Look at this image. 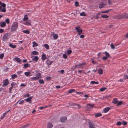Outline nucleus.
Masks as SVG:
<instances>
[{
  "instance_id": "603ef678",
  "label": "nucleus",
  "mask_w": 128,
  "mask_h": 128,
  "mask_svg": "<svg viewBox=\"0 0 128 128\" xmlns=\"http://www.w3.org/2000/svg\"><path fill=\"white\" fill-rule=\"evenodd\" d=\"M24 68H27L28 66V63L25 64L24 66Z\"/></svg>"
},
{
  "instance_id": "a18cd8bd",
  "label": "nucleus",
  "mask_w": 128,
  "mask_h": 128,
  "mask_svg": "<svg viewBox=\"0 0 128 128\" xmlns=\"http://www.w3.org/2000/svg\"><path fill=\"white\" fill-rule=\"evenodd\" d=\"M116 124L118 126H120L122 124V122L120 121H118L116 123Z\"/></svg>"
},
{
  "instance_id": "f8f14e48",
  "label": "nucleus",
  "mask_w": 128,
  "mask_h": 128,
  "mask_svg": "<svg viewBox=\"0 0 128 128\" xmlns=\"http://www.w3.org/2000/svg\"><path fill=\"white\" fill-rule=\"evenodd\" d=\"M6 22L7 24H9L10 23L9 20V19L8 18L6 20H5V22H0V24H6Z\"/></svg>"
},
{
  "instance_id": "ddd939ff",
  "label": "nucleus",
  "mask_w": 128,
  "mask_h": 128,
  "mask_svg": "<svg viewBox=\"0 0 128 128\" xmlns=\"http://www.w3.org/2000/svg\"><path fill=\"white\" fill-rule=\"evenodd\" d=\"M110 109L109 107H107L104 108L103 110V111L104 112L106 113L110 110Z\"/></svg>"
},
{
  "instance_id": "c03bdc74",
  "label": "nucleus",
  "mask_w": 128,
  "mask_h": 128,
  "mask_svg": "<svg viewBox=\"0 0 128 128\" xmlns=\"http://www.w3.org/2000/svg\"><path fill=\"white\" fill-rule=\"evenodd\" d=\"M75 106L76 108H80L81 107L80 105L78 104H75Z\"/></svg>"
},
{
  "instance_id": "9b49d317",
  "label": "nucleus",
  "mask_w": 128,
  "mask_h": 128,
  "mask_svg": "<svg viewBox=\"0 0 128 128\" xmlns=\"http://www.w3.org/2000/svg\"><path fill=\"white\" fill-rule=\"evenodd\" d=\"M46 54H45L43 53L42 54L41 58L42 60H44L46 59Z\"/></svg>"
},
{
  "instance_id": "9d476101",
  "label": "nucleus",
  "mask_w": 128,
  "mask_h": 128,
  "mask_svg": "<svg viewBox=\"0 0 128 128\" xmlns=\"http://www.w3.org/2000/svg\"><path fill=\"white\" fill-rule=\"evenodd\" d=\"M32 96H30L28 98L25 99L24 100L26 101V102H29V103H30V102L31 100L32 99Z\"/></svg>"
},
{
  "instance_id": "052dcab7",
  "label": "nucleus",
  "mask_w": 128,
  "mask_h": 128,
  "mask_svg": "<svg viewBox=\"0 0 128 128\" xmlns=\"http://www.w3.org/2000/svg\"><path fill=\"white\" fill-rule=\"evenodd\" d=\"M11 87H13L15 84H16L14 82H12L11 84Z\"/></svg>"
},
{
  "instance_id": "1a4fd4ad",
  "label": "nucleus",
  "mask_w": 128,
  "mask_h": 128,
  "mask_svg": "<svg viewBox=\"0 0 128 128\" xmlns=\"http://www.w3.org/2000/svg\"><path fill=\"white\" fill-rule=\"evenodd\" d=\"M66 120L67 118L66 117H63L60 118V121L62 123H63Z\"/></svg>"
},
{
  "instance_id": "37998d69",
  "label": "nucleus",
  "mask_w": 128,
  "mask_h": 128,
  "mask_svg": "<svg viewBox=\"0 0 128 128\" xmlns=\"http://www.w3.org/2000/svg\"><path fill=\"white\" fill-rule=\"evenodd\" d=\"M6 115V113H3V115L1 117H0V119L2 120L4 118L5 116Z\"/></svg>"
},
{
  "instance_id": "13d9d810",
  "label": "nucleus",
  "mask_w": 128,
  "mask_h": 128,
  "mask_svg": "<svg viewBox=\"0 0 128 128\" xmlns=\"http://www.w3.org/2000/svg\"><path fill=\"white\" fill-rule=\"evenodd\" d=\"M1 11L2 12H6V9L5 8H4L1 10Z\"/></svg>"
},
{
  "instance_id": "09e8293b",
  "label": "nucleus",
  "mask_w": 128,
  "mask_h": 128,
  "mask_svg": "<svg viewBox=\"0 0 128 128\" xmlns=\"http://www.w3.org/2000/svg\"><path fill=\"white\" fill-rule=\"evenodd\" d=\"M24 100H22L19 103L20 104H24Z\"/></svg>"
},
{
  "instance_id": "aec40b11",
  "label": "nucleus",
  "mask_w": 128,
  "mask_h": 128,
  "mask_svg": "<svg viewBox=\"0 0 128 128\" xmlns=\"http://www.w3.org/2000/svg\"><path fill=\"white\" fill-rule=\"evenodd\" d=\"M9 46L11 48H14L16 47V46L15 45H13L12 44H9Z\"/></svg>"
},
{
  "instance_id": "69168bd1",
  "label": "nucleus",
  "mask_w": 128,
  "mask_h": 128,
  "mask_svg": "<svg viewBox=\"0 0 128 128\" xmlns=\"http://www.w3.org/2000/svg\"><path fill=\"white\" fill-rule=\"evenodd\" d=\"M22 72V71H20L18 72H17V74H18L20 75L21 74Z\"/></svg>"
},
{
  "instance_id": "473e14b6",
  "label": "nucleus",
  "mask_w": 128,
  "mask_h": 128,
  "mask_svg": "<svg viewBox=\"0 0 128 128\" xmlns=\"http://www.w3.org/2000/svg\"><path fill=\"white\" fill-rule=\"evenodd\" d=\"M32 54L34 55H38V52L36 51H33L32 52Z\"/></svg>"
},
{
  "instance_id": "20e7f679",
  "label": "nucleus",
  "mask_w": 128,
  "mask_h": 128,
  "mask_svg": "<svg viewBox=\"0 0 128 128\" xmlns=\"http://www.w3.org/2000/svg\"><path fill=\"white\" fill-rule=\"evenodd\" d=\"M76 31L78 32L79 34H80L82 32V30L79 26H77L76 28Z\"/></svg>"
},
{
  "instance_id": "7ed1b4c3",
  "label": "nucleus",
  "mask_w": 128,
  "mask_h": 128,
  "mask_svg": "<svg viewBox=\"0 0 128 128\" xmlns=\"http://www.w3.org/2000/svg\"><path fill=\"white\" fill-rule=\"evenodd\" d=\"M86 64L85 63H83L82 64H77L75 65V66H74L73 68L76 69V68H82L83 66V65H85Z\"/></svg>"
},
{
  "instance_id": "2f4dec72",
  "label": "nucleus",
  "mask_w": 128,
  "mask_h": 128,
  "mask_svg": "<svg viewBox=\"0 0 128 128\" xmlns=\"http://www.w3.org/2000/svg\"><path fill=\"white\" fill-rule=\"evenodd\" d=\"M47 107V106H42V107H39L38 108V109H40V110H42L44 109V108H46Z\"/></svg>"
},
{
  "instance_id": "72a5a7b5",
  "label": "nucleus",
  "mask_w": 128,
  "mask_h": 128,
  "mask_svg": "<svg viewBox=\"0 0 128 128\" xmlns=\"http://www.w3.org/2000/svg\"><path fill=\"white\" fill-rule=\"evenodd\" d=\"M122 103V101H120L119 102H118L117 103V106H119L121 105Z\"/></svg>"
},
{
  "instance_id": "bf43d9fd",
  "label": "nucleus",
  "mask_w": 128,
  "mask_h": 128,
  "mask_svg": "<svg viewBox=\"0 0 128 128\" xmlns=\"http://www.w3.org/2000/svg\"><path fill=\"white\" fill-rule=\"evenodd\" d=\"M1 6L4 8H5L6 6V4L4 3L1 4Z\"/></svg>"
},
{
  "instance_id": "a211bd4d",
  "label": "nucleus",
  "mask_w": 128,
  "mask_h": 128,
  "mask_svg": "<svg viewBox=\"0 0 128 128\" xmlns=\"http://www.w3.org/2000/svg\"><path fill=\"white\" fill-rule=\"evenodd\" d=\"M38 59V56H36L32 59V60L37 62Z\"/></svg>"
},
{
  "instance_id": "7c9ffc66",
  "label": "nucleus",
  "mask_w": 128,
  "mask_h": 128,
  "mask_svg": "<svg viewBox=\"0 0 128 128\" xmlns=\"http://www.w3.org/2000/svg\"><path fill=\"white\" fill-rule=\"evenodd\" d=\"M44 47L47 50L49 49V46L47 44H44Z\"/></svg>"
},
{
  "instance_id": "49530a36",
  "label": "nucleus",
  "mask_w": 128,
  "mask_h": 128,
  "mask_svg": "<svg viewBox=\"0 0 128 128\" xmlns=\"http://www.w3.org/2000/svg\"><path fill=\"white\" fill-rule=\"evenodd\" d=\"M63 58H67V56L66 54H63Z\"/></svg>"
},
{
  "instance_id": "f257e3e1",
  "label": "nucleus",
  "mask_w": 128,
  "mask_h": 128,
  "mask_svg": "<svg viewBox=\"0 0 128 128\" xmlns=\"http://www.w3.org/2000/svg\"><path fill=\"white\" fill-rule=\"evenodd\" d=\"M114 18L116 19H119L121 18H123L125 19V18H128V14H124L122 15H118L115 16L114 17Z\"/></svg>"
},
{
  "instance_id": "338daca9",
  "label": "nucleus",
  "mask_w": 128,
  "mask_h": 128,
  "mask_svg": "<svg viewBox=\"0 0 128 128\" xmlns=\"http://www.w3.org/2000/svg\"><path fill=\"white\" fill-rule=\"evenodd\" d=\"M31 23V21L30 20H28L26 22V24H30Z\"/></svg>"
},
{
  "instance_id": "680f3d73",
  "label": "nucleus",
  "mask_w": 128,
  "mask_h": 128,
  "mask_svg": "<svg viewBox=\"0 0 128 128\" xmlns=\"http://www.w3.org/2000/svg\"><path fill=\"white\" fill-rule=\"evenodd\" d=\"M26 86V85L24 84H21L20 85L21 86Z\"/></svg>"
},
{
  "instance_id": "6e6552de",
  "label": "nucleus",
  "mask_w": 128,
  "mask_h": 128,
  "mask_svg": "<svg viewBox=\"0 0 128 128\" xmlns=\"http://www.w3.org/2000/svg\"><path fill=\"white\" fill-rule=\"evenodd\" d=\"M4 84L3 85L6 86L7 85L9 84V82L8 80L7 79H6L3 81Z\"/></svg>"
},
{
  "instance_id": "b1692460",
  "label": "nucleus",
  "mask_w": 128,
  "mask_h": 128,
  "mask_svg": "<svg viewBox=\"0 0 128 128\" xmlns=\"http://www.w3.org/2000/svg\"><path fill=\"white\" fill-rule=\"evenodd\" d=\"M23 32L26 34H29L30 33V31L28 30H26L22 31Z\"/></svg>"
},
{
  "instance_id": "e2e57ef3",
  "label": "nucleus",
  "mask_w": 128,
  "mask_h": 128,
  "mask_svg": "<svg viewBox=\"0 0 128 128\" xmlns=\"http://www.w3.org/2000/svg\"><path fill=\"white\" fill-rule=\"evenodd\" d=\"M4 29H0V33H2L4 32Z\"/></svg>"
},
{
  "instance_id": "c85d7f7f",
  "label": "nucleus",
  "mask_w": 128,
  "mask_h": 128,
  "mask_svg": "<svg viewBox=\"0 0 128 128\" xmlns=\"http://www.w3.org/2000/svg\"><path fill=\"white\" fill-rule=\"evenodd\" d=\"M27 15L26 14L24 15V17L23 18V20L24 21H26L28 20V18L27 17Z\"/></svg>"
},
{
  "instance_id": "cd10ccee",
  "label": "nucleus",
  "mask_w": 128,
  "mask_h": 128,
  "mask_svg": "<svg viewBox=\"0 0 128 128\" xmlns=\"http://www.w3.org/2000/svg\"><path fill=\"white\" fill-rule=\"evenodd\" d=\"M17 75L15 74H12V79H14L17 77Z\"/></svg>"
},
{
  "instance_id": "774afa93",
  "label": "nucleus",
  "mask_w": 128,
  "mask_h": 128,
  "mask_svg": "<svg viewBox=\"0 0 128 128\" xmlns=\"http://www.w3.org/2000/svg\"><path fill=\"white\" fill-rule=\"evenodd\" d=\"M56 88H61L60 86H56Z\"/></svg>"
},
{
  "instance_id": "4be33fe9",
  "label": "nucleus",
  "mask_w": 128,
  "mask_h": 128,
  "mask_svg": "<svg viewBox=\"0 0 128 128\" xmlns=\"http://www.w3.org/2000/svg\"><path fill=\"white\" fill-rule=\"evenodd\" d=\"M33 44L32 45V46L33 47H34L35 46H38V44L36 42H35L34 41L32 42Z\"/></svg>"
},
{
  "instance_id": "f704fd0d",
  "label": "nucleus",
  "mask_w": 128,
  "mask_h": 128,
  "mask_svg": "<svg viewBox=\"0 0 128 128\" xmlns=\"http://www.w3.org/2000/svg\"><path fill=\"white\" fill-rule=\"evenodd\" d=\"M80 16H86V14L84 12H82L80 13Z\"/></svg>"
},
{
  "instance_id": "f3484780",
  "label": "nucleus",
  "mask_w": 128,
  "mask_h": 128,
  "mask_svg": "<svg viewBox=\"0 0 128 128\" xmlns=\"http://www.w3.org/2000/svg\"><path fill=\"white\" fill-rule=\"evenodd\" d=\"M118 101L117 100V98H114L112 101V103L115 104L117 103Z\"/></svg>"
},
{
  "instance_id": "bb28decb",
  "label": "nucleus",
  "mask_w": 128,
  "mask_h": 128,
  "mask_svg": "<svg viewBox=\"0 0 128 128\" xmlns=\"http://www.w3.org/2000/svg\"><path fill=\"white\" fill-rule=\"evenodd\" d=\"M14 59L16 61L19 62H20L21 61L20 58H15Z\"/></svg>"
},
{
  "instance_id": "4d7b16f0",
  "label": "nucleus",
  "mask_w": 128,
  "mask_h": 128,
  "mask_svg": "<svg viewBox=\"0 0 128 128\" xmlns=\"http://www.w3.org/2000/svg\"><path fill=\"white\" fill-rule=\"evenodd\" d=\"M109 12V10H106L104 11H102L101 12V13H108Z\"/></svg>"
},
{
  "instance_id": "2eb2a0df",
  "label": "nucleus",
  "mask_w": 128,
  "mask_h": 128,
  "mask_svg": "<svg viewBox=\"0 0 128 128\" xmlns=\"http://www.w3.org/2000/svg\"><path fill=\"white\" fill-rule=\"evenodd\" d=\"M106 5V4H104L102 2L100 4L99 7L100 8H104V6Z\"/></svg>"
},
{
  "instance_id": "393cba45",
  "label": "nucleus",
  "mask_w": 128,
  "mask_h": 128,
  "mask_svg": "<svg viewBox=\"0 0 128 128\" xmlns=\"http://www.w3.org/2000/svg\"><path fill=\"white\" fill-rule=\"evenodd\" d=\"M104 53L106 56H106L108 58L110 57V55L108 52H104Z\"/></svg>"
},
{
  "instance_id": "4c0bfd02",
  "label": "nucleus",
  "mask_w": 128,
  "mask_h": 128,
  "mask_svg": "<svg viewBox=\"0 0 128 128\" xmlns=\"http://www.w3.org/2000/svg\"><path fill=\"white\" fill-rule=\"evenodd\" d=\"M39 82L40 84H44V82L42 80H40Z\"/></svg>"
},
{
  "instance_id": "ea45409f",
  "label": "nucleus",
  "mask_w": 128,
  "mask_h": 128,
  "mask_svg": "<svg viewBox=\"0 0 128 128\" xmlns=\"http://www.w3.org/2000/svg\"><path fill=\"white\" fill-rule=\"evenodd\" d=\"M106 88H102L100 89V90L101 92L104 91L106 89Z\"/></svg>"
},
{
  "instance_id": "5fc2aeb1",
  "label": "nucleus",
  "mask_w": 128,
  "mask_h": 128,
  "mask_svg": "<svg viewBox=\"0 0 128 128\" xmlns=\"http://www.w3.org/2000/svg\"><path fill=\"white\" fill-rule=\"evenodd\" d=\"M4 54H2L0 55V59L2 58L4 56Z\"/></svg>"
},
{
  "instance_id": "6e6d98bb",
  "label": "nucleus",
  "mask_w": 128,
  "mask_h": 128,
  "mask_svg": "<svg viewBox=\"0 0 128 128\" xmlns=\"http://www.w3.org/2000/svg\"><path fill=\"white\" fill-rule=\"evenodd\" d=\"M75 5L76 6H79V4H78V2H75Z\"/></svg>"
},
{
  "instance_id": "58836bf2",
  "label": "nucleus",
  "mask_w": 128,
  "mask_h": 128,
  "mask_svg": "<svg viewBox=\"0 0 128 128\" xmlns=\"http://www.w3.org/2000/svg\"><path fill=\"white\" fill-rule=\"evenodd\" d=\"M74 91L75 90L74 89H71L68 90V92L69 93H71L74 92Z\"/></svg>"
},
{
  "instance_id": "5701e85b",
  "label": "nucleus",
  "mask_w": 128,
  "mask_h": 128,
  "mask_svg": "<svg viewBox=\"0 0 128 128\" xmlns=\"http://www.w3.org/2000/svg\"><path fill=\"white\" fill-rule=\"evenodd\" d=\"M99 82H95L94 81H91L90 82V84H98Z\"/></svg>"
},
{
  "instance_id": "3c124183",
  "label": "nucleus",
  "mask_w": 128,
  "mask_h": 128,
  "mask_svg": "<svg viewBox=\"0 0 128 128\" xmlns=\"http://www.w3.org/2000/svg\"><path fill=\"white\" fill-rule=\"evenodd\" d=\"M110 46L112 49H114V46L112 44H110Z\"/></svg>"
},
{
  "instance_id": "c9c22d12",
  "label": "nucleus",
  "mask_w": 128,
  "mask_h": 128,
  "mask_svg": "<svg viewBox=\"0 0 128 128\" xmlns=\"http://www.w3.org/2000/svg\"><path fill=\"white\" fill-rule=\"evenodd\" d=\"M101 16L103 18H107L109 16L106 15H102Z\"/></svg>"
},
{
  "instance_id": "f03ea898",
  "label": "nucleus",
  "mask_w": 128,
  "mask_h": 128,
  "mask_svg": "<svg viewBox=\"0 0 128 128\" xmlns=\"http://www.w3.org/2000/svg\"><path fill=\"white\" fill-rule=\"evenodd\" d=\"M41 77V74L40 73H38L36 75V76L34 77H32L30 78L31 81L36 80Z\"/></svg>"
},
{
  "instance_id": "8fccbe9b",
  "label": "nucleus",
  "mask_w": 128,
  "mask_h": 128,
  "mask_svg": "<svg viewBox=\"0 0 128 128\" xmlns=\"http://www.w3.org/2000/svg\"><path fill=\"white\" fill-rule=\"evenodd\" d=\"M124 79L128 78V76L127 75H124Z\"/></svg>"
},
{
  "instance_id": "4468645a",
  "label": "nucleus",
  "mask_w": 128,
  "mask_h": 128,
  "mask_svg": "<svg viewBox=\"0 0 128 128\" xmlns=\"http://www.w3.org/2000/svg\"><path fill=\"white\" fill-rule=\"evenodd\" d=\"M53 125L51 122H48V124L47 128H52Z\"/></svg>"
},
{
  "instance_id": "0eeeda50",
  "label": "nucleus",
  "mask_w": 128,
  "mask_h": 128,
  "mask_svg": "<svg viewBox=\"0 0 128 128\" xmlns=\"http://www.w3.org/2000/svg\"><path fill=\"white\" fill-rule=\"evenodd\" d=\"M94 107V104H88L87 105V108L88 110L92 109Z\"/></svg>"
},
{
  "instance_id": "423d86ee",
  "label": "nucleus",
  "mask_w": 128,
  "mask_h": 128,
  "mask_svg": "<svg viewBox=\"0 0 128 128\" xmlns=\"http://www.w3.org/2000/svg\"><path fill=\"white\" fill-rule=\"evenodd\" d=\"M8 33L5 34L3 36V40L4 41H7L8 39Z\"/></svg>"
},
{
  "instance_id": "39448f33",
  "label": "nucleus",
  "mask_w": 128,
  "mask_h": 128,
  "mask_svg": "<svg viewBox=\"0 0 128 128\" xmlns=\"http://www.w3.org/2000/svg\"><path fill=\"white\" fill-rule=\"evenodd\" d=\"M18 27L17 24H12L11 28V31H15L17 28Z\"/></svg>"
},
{
  "instance_id": "e433bc0d",
  "label": "nucleus",
  "mask_w": 128,
  "mask_h": 128,
  "mask_svg": "<svg viewBox=\"0 0 128 128\" xmlns=\"http://www.w3.org/2000/svg\"><path fill=\"white\" fill-rule=\"evenodd\" d=\"M102 115L100 113H98L95 114V116L96 117H98Z\"/></svg>"
},
{
  "instance_id": "a878e982",
  "label": "nucleus",
  "mask_w": 128,
  "mask_h": 128,
  "mask_svg": "<svg viewBox=\"0 0 128 128\" xmlns=\"http://www.w3.org/2000/svg\"><path fill=\"white\" fill-rule=\"evenodd\" d=\"M103 72V70L101 69H99L98 70V73L100 74H102Z\"/></svg>"
},
{
  "instance_id": "79ce46f5",
  "label": "nucleus",
  "mask_w": 128,
  "mask_h": 128,
  "mask_svg": "<svg viewBox=\"0 0 128 128\" xmlns=\"http://www.w3.org/2000/svg\"><path fill=\"white\" fill-rule=\"evenodd\" d=\"M30 96V94H26L24 95L23 96V97L24 98L28 97Z\"/></svg>"
},
{
  "instance_id": "de8ad7c7",
  "label": "nucleus",
  "mask_w": 128,
  "mask_h": 128,
  "mask_svg": "<svg viewBox=\"0 0 128 128\" xmlns=\"http://www.w3.org/2000/svg\"><path fill=\"white\" fill-rule=\"evenodd\" d=\"M127 124V123L125 121H123L122 122V124L124 125H126Z\"/></svg>"
},
{
  "instance_id": "6ab92c4d",
  "label": "nucleus",
  "mask_w": 128,
  "mask_h": 128,
  "mask_svg": "<svg viewBox=\"0 0 128 128\" xmlns=\"http://www.w3.org/2000/svg\"><path fill=\"white\" fill-rule=\"evenodd\" d=\"M72 52V51L70 50H67L66 52H65L66 53H67L68 55H69Z\"/></svg>"
},
{
  "instance_id": "0e129e2a",
  "label": "nucleus",
  "mask_w": 128,
  "mask_h": 128,
  "mask_svg": "<svg viewBox=\"0 0 128 128\" xmlns=\"http://www.w3.org/2000/svg\"><path fill=\"white\" fill-rule=\"evenodd\" d=\"M12 87H11L9 88V92L10 93L11 92L12 90Z\"/></svg>"
},
{
  "instance_id": "412c9836",
  "label": "nucleus",
  "mask_w": 128,
  "mask_h": 128,
  "mask_svg": "<svg viewBox=\"0 0 128 128\" xmlns=\"http://www.w3.org/2000/svg\"><path fill=\"white\" fill-rule=\"evenodd\" d=\"M53 37L54 39L56 40L58 37V35L57 34H54Z\"/></svg>"
},
{
  "instance_id": "864d4df0",
  "label": "nucleus",
  "mask_w": 128,
  "mask_h": 128,
  "mask_svg": "<svg viewBox=\"0 0 128 128\" xmlns=\"http://www.w3.org/2000/svg\"><path fill=\"white\" fill-rule=\"evenodd\" d=\"M108 58L106 57V56H104L102 58L103 60H106Z\"/></svg>"
},
{
  "instance_id": "a19ab883",
  "label": "nucleus",
  "mask_w": 128,
  "mask_h": 128,
  "mask_svg": "<svg viewBox=\"0 0 128 128\" xmlns=\"http://www.w3.org/2000/svg\"><path fill=\"white\" fill-rule=\"evenodd\" d=\"M30 125L29 124L24 125L23 126H22V128L28 127L30 126Z\"/></svg>"
},
{
  "instance_id": "dca6fc26",
  "label": "nucleus",
  "mask_w": 128,
  "mask_h": 128,
  "mask_svg": "<svg viewBox=\"0 0 128 128\" xmlns=\"http://www.w3.org/2000/svg\"><path fill=\"white\" fill-rule=\"evenodd\" d=\"M24 74L26 76H31L30 75V72H25Z\"/></svg>"
},
{
  "instance_id": "c756f323",
  "label": "nucleus",
  "mask_w": 128,
  "mask_h": 128,
  "mask_svg": "<svg viewBox=\"0 0 128 128\" xmlns=\"http://www.w3.org/2000/svg\"><path fill=\"white\" fill-rule=\"evenodd\" d=\"M89 127L90 128H94V124H90Z\"/></svg>"
}]
</instances>
